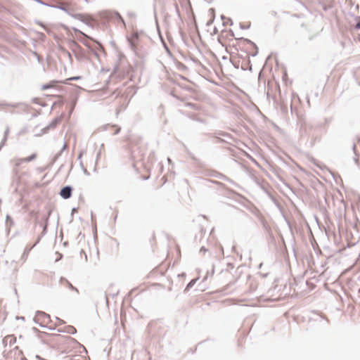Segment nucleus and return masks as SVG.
I'll return each instance as SVG.
<instances>
[{
    "mask_svg": "<svg viewBox=\"0 0 360 360\" xmlns=\"http://www.w3.org/2000/svg\"><path fill=\"white\" fill-rule=\"evenodd\" d=\"M6 223L10 226H13V219L11 218V217L9 215H7L6 216Z\"/></svg>",
    "mask_w": 360,
    "mask_h": 360,
    "instance_id": "8",
    "label": "nucleus"
},
{
    "mask_svg": "<svg viewBox=\"0 0 360 360\" xmlns=\"http://www.w3.org/2000/svg\"><path fill=\"white\" fill-rule=\"evenodd\" d=\"M356 27L360 29V22L356 25Z\"/></svg>",
    "mask_w": 360,
    "mask_h": 360,
    "instance_id": "11",
    "label": "nucleus"
},
{
    "mask_svg": "<svg viewBox=\"0 0 360 360\" xmlns=\"http://www.w3.org/2000/svg\"><path fill=\"white\" fill-rule=\"evenodd\" d=\"M35 214L36 215L37 214V213H35L34 211H32V212H30V214H31V215H32V214Z\"/></svg>",
    "mask_w": 360,
    "mask_h": 360,
    "instance_id": "13",
    "label": "nucleus"
},
{
    "mask_svg": "<svg viewBox=\"0 0 360 360\" xmlns=\"http://www.w3.org/2000/svg\"><path fill=\"white\" fill-rule=\"evenodd\" d=\"M38 100H39L38 98H35V99L34 100V101L35 103H37V101H38Z\"/></svg>",
    "mask_w": 360,
    "mask_h": 360,
    "instance_id": "14",
    "label": "nucleus"
},
{
    "mask_svg": "<svg viewBox=\"0 0 360 360\" xmlns=\"http://www.w3.org/2000/svg\"><path fill=\"white\" fill-rule=\"evenodd\" d=\"M57 84H58L57 81H54V80L53 81H51L48 84L42 85L41 86V90L44 91V90H46L48 89L55 88V87H56Z\"/></svg>",
    "mask_w": 360,
    "mask_h": 360,
    "instance_id": "6",
    "label": "nucleus"
},
{
    "mask_svg": "<svg viewBox=\"0 0 360 360\" xmlns=\"http://www.w3.org/2000/svg\"><path fill=\"white\" fill-rule=\"evenodd\" d=\"M61 331L67 333H70V334H75V333H76L77 330L74 326L68 325V326H65L64 327V329L61 330Z\"/></svg>",
    "mask_w": 360,
    "mask_h": 360,
    "instance_id": "7",
    "label": "nucleus"
},
{
    "mask_svg": "<svg viewBox=\"0 0 360 360\" xmlns=\"http://www.w3.org/2000/svg\"><path fill=\"white\" fill-rule=\"evenodd\" d=\"M35 319L37 321L42 320L44 323H46V321L49 320V316L44 312H38L37 314L36 315Z\"/></svg>",
    "mask_w": 360,
    "mask_h": 360,
    "instance_id": "5",
    "label": "nucleus"
},
{
    "mask_svg": "<svg viewBox=\"0 0 360 360\" xmlns=\"http://www.w3.org/2000/svg\"><path fill=\"white\" fill-rule=\"evenodd\" d=\"M72 188L70 186L63 188L60 192V195L64 199H68L71 196Z\"/></svg>",
    "mask_w": 360,
    "mask_h": 360,
    "instance_id": "4",
    "label": "nucleus"
},
{
    "mask_svg": "<svg viewBox=\"0 0 360 360\" xmlns=\"http://www.w3.org/2000/svg\"><path fill=\"white\" fill-rule=\"evenodd\" d=\"M46 131H47V129L46 128L43 129H41V133L40 134H39L38 136H40L41 134H44L46 133Z\"/></svg>",
    "mask_w": 360,
    "mask_h": 360,
    "instance_id": "9",
    "label": "nucleus"
},
{
    "mask_svg": "<svg viewBox=\"0 0 360 360\" xmlns=\"http://www.w3.org/2000/svg\"><path fill=\"white\" fill-rule=\"evenodd\" d=\"M7 360H27L24 356L23 352L18 349V347L14 348L11 351L7 356Z\"/></svg>",
    "mask_w": 360,
    "mask_h": 360,
    "instance_id": "2",
    "label": "nucleus"
},
{
    "mask_svg": "<svg viewBox=\"0 0 360 360\" xmlns=\"http://www.w3.org/2000/svg\"><path fill=\"white\" fill-rule=\"evenodd\" d=\"M39 238H38L37 240V241L32 245H27L24 250H23V252L20 256V261L22 262V263H25L26 262V261L27 260L28 257H29V255L32 250V248L39 243Z\"/></svg>",
    "mask_w": 360,
    "mask_h": 360,
    "instance_id": "3",
    "label": "nucleus"
},
{
    "mask_svg": "<svg viewBox=\"0 0 360 360\" xmlns=\"http://www.w3.org/2000/svg\"><path fill=\"white\" fill-rule=\"evenodd\" d=\"M120 128H116L115 134H117L120 131Z\"/></svg>",
    "mask_w": 360,
    "mask_h": 360,
    "instance_id": "12",
    "label": "nucleus"
},
{
    "mask_svg": "<svg viewBox=\"0 0 360 360\" xmlns=\"http://www.w3.org/2000/svg\"><path fill=\"white\" fill-rule=\"evenodd\" d=\"M37 158V153H34L25 158H15L13 160V165L15 167H20L22 164L34 161Z\"/></svg>",
    "mask_w": 360,
    "mask_h": 360,
    "instance_id": "1",
    "label": "nucleus"
},
{
    "mask_svg": "<svg viewBox=\"0 0 360 360\" xmlns=\"http://www.w3.org/2000/svg\"><path fill=\"white\" fill-rule=\"evenodd\" d=\"M209 11L210 12V13H214V8H210L209 10Z\"/></svg>",
    "mask_w": 360,
    "mask_h": 360,
    "instance_id": "10",
    "label": "nucleus"
}]
</instances>
